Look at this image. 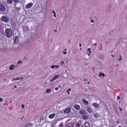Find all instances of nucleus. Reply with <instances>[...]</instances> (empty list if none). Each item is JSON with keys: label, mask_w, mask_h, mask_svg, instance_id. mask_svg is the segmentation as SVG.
<instances>
[{"label": "nucleus", "mask_w": 127, "mask_h": 127, "mask_svg": "<svg viewBox=\"0 0 127 127\" xmlns=\"http://www.w3.org/2000/svg\"><path fill=\"white\" fill-rule=\"evenodd\" d=\"M94 45L93 46V47H94V48H95V46H94Z\"/></svg>", "instance_id": "680f3d73"}, {"label": "nucleus", "mask_w": 127, "mask_h": 127, "mask_svg": "<svg viewBox=\"0 0 127 127\" xmlns=\"http://www.w3.org/2000/svg\"><path fill=\"white\" fill-rule=\"evenodd\" d=\"M58 88H55V90L56 91L58 90Z\"/></svg>", "instance_id": "58836bf2"}, {"label": "nucleus", "mask_w": 127, "mask_h": 127, "mask_svg": "<svg viewBox=\"0 0 127 127\" xmlns=\"http://www.w3.org/2000/svg\"><path fill=\"white\" fill-rule=\"evenodd\" d=\"M23 79V78L22 77H21L20 78V80H22Z\"/></svg>", "instance_id": "a18cd8bd"}, {"label": "nucleus", "mask_w": 127, "mask_h": 127, "mask_svg": "<svg viewBox=\"0 0 127 127\" xmlns=\"http://www.w3.org/2000/svg\"><path fill=\"white\" fill-rule=\"evenodd\" d=\"M82 46V44H81L80 43L79 44V46L80 47H81Z\"/></svg>", "instance_id": "37998d69"}, {"label": "nucleus", "mask_w": 127, "mask_h": 127, "mask_svg": "<svg viewBox=\"0 0 127 127\" xmlns=\"http://www.w3.org/2000/svg\"><path fill=\"white\" fill-rule=\"evenodd\" d=\"M80 113L82 115H84L86 113L85 111L84 110H81L80 111Z\"/></svg>", "instance_id": "a211bd4d"}, {"label": "nucleus", "mask_w": 127, "mask_h": 127, "mask_svg": "<svg viewBox=\"0 0 127 127\" xmlns=\"http://www.w3.org/2000/svg\"><path fill=\"white\" fill-rule=\"evenodd\" d=\"M84 126L85 127H90L89 123L88 122H85Z\"/></svg>", "instance_id": "ddd939ff"}, {"label": "nucleus", "mask_w": 127, "mask_h": 127, "mask_svg": "<svg viewBox=\"0 0 127 127\" xmlns=\"http://www.w3.org/2000/svg\"><path fill=\"white\" fill-rule=\"evenodd\" d=\"M82 50V48L81 47H80V50Z\"/></svg>", "instance_id": "3c124183"}, {"label": "nucleus", "mask_w": 127, "mask_h": 127, "mask_svg": "<svg viewBox=\"0 0 127 127\" xmlns=\"http://www.w3.org/2000/svg\"><path fill=\"white\" fill-rule=\"evenodd\" d=\"M61 63L62 66H67V65L64 62V61H62Z\"/></svg>", "instance_id": "dca6fc26"}, {"label": "nucleus", "mask_w": 127, "mask_h": 127, "mask_svg": "<svg viewBox=\"0 0 127 127\" xmlns=\"http://www.w3.org/2000/svg\"><path fill=\"white\" fill-rule=\"evenodd\" d=\"M119 127H121V126H119Z\"/></svg>", "instance_id": "6e6d98bb"}, {"label": "nucleus", "mask_w": 127, "mask_h": 127, "mask_svg": "<svg viewBox=\"0 0 127 127\" xmlns=\"http://www.w3.org/2000/svg\"><path fill=\"white\" fill-rule=\"evenodd\" d=\"M19 37L18 36H15L14 39V42L16 44H18L19 43Z\"/></svg>", "instance_id": "7ed1b4c3"}, {"label": "nucleus", "mask_w": 127, "mask_h": 127, "mask_svg": "<svg viewBox=\"0 0 127 127\" xmlns=\"http://www.w3.org/2000/svg\"><path fill=\"white\" fill-rule=\"evenodd\" d=\"M5 35L8 38L10 37L12 35V31L10 29H7L5 30Z\"/></svg>", "instance_id": "f257e3e1"}, {"label": "nucleus", "mask_w": 127, "mask_h": 127, "mask_svg": "<svg viewBox=\"0 0 127 127\" xmlns=\"http://www.w3.org/2000/svg\"><path fill=\"white\" fill-rule=\"evenodd\" d=\"M52 12L53 13L54 15V17H56V13L55 12L54 10H53L52 11Z\"/></svg>", "instance_id": "b1692460"}, {"label": "nucleus", "mask_w": 127, "mask_h": 127, "mask_svg": "<svg viewBox=\"0 0 127 127\" xmlns=\"http://www.w3.org/2000/svg\"><path fill=\"white\" fill-rule=\"evenodd\" d=\"M117 98L118 99H120V97H117Z\"/></svg>", "instance_id": "864d4df0"}, {"label": "nucleus", "mask_w": 127, "mask_h": 127, "mask_svg": "<svg viewBox=\"0 0 127 127\" xmlns=\"http://www.w3.org/2000/svg\"><path fill=\"white\" fill-rule=\"evenodd\" d=\"M83 119L86 120L88 119V117L87 116L83 115L82 117Z\"/></svg>", "instance_id": "6ab92c4d"}, {"label": "nucleus", "mask_w": 127, "mask_h": 127, "mask_svg": "<svg viewBox=\"0 0 127 127\" xmlns=\"http://www.w3.org/2000/svg\"><path fill=\"white\" fill-rule=\"evenodd\" d=\"M83 102L86 105L88 104V101L85 100L84 99L83 100Z\"/></svg>", "instance_id": "f3484780"}, {"label": "nucleus", "mask_w": 127, "mask_h": 127, "mask_svg": "<svg viewBox=\"0 0 127 127\" xmlns=\"http://www.w3.org/2000/svg\"><path fill=\"white\" fill-rule=\"evenodd\" d=\"M13 0H7V2L9 4H11L13 2Z\"/></svg>", "instance_id": "412c9836"}, {"label": "nucleus", "mask_w": 127, "mask_h": 127, "mask_svg": "<svg viewBox=\"0 0 127 127\" xmlns=\"http://www.w3.org/2000/svg\"><path fill=\"white\" fill-rule=\"evenodd\" d=\"M33 124L31 123H29L26 124L25 125L26 127H32L33 126Z\"/></svg>", "instance_id": "1a4fd4ad"}, {"label": "nucleus", "mask_w": 127, "mask_h": 127, "mask_svg": "<svg viewBox=\"0 0 127 127\" xmlns=\"http://www.w3.org/2000/svg\"><path fill=\"white\" fill-rule=\"evenodd\" d=\"M63 61L66 64L68 62V60L66 58H64Z\"/></svg>", "instance_id": "4be33fe9"}, {"label": "nucleus", "mask_w": 127, "mask_h": 127, "mask_svg": "<svg viewBox=\"0 0 127 127\" xmlns=\"http://www.w3.org/2000/svg\"><path fill=\"white\" fill-rule=\"evenodd\" d=\"M33 5V4L32 3H30L26 5V7L27 9L30 8Z\"/></svg>", "instance_id": "423d86ee"}, {"label": "nucleus", "mask_w": 127, "mask_h": 127, "mask_svg": "<svg viewBox=\"0 0 127 127\" xmlns=\"http://www.w3.org/2000/svg\"><path fill=\"white\" fill-rule=\"evenodd\" d=\"M11 102H12L11 101H10V103H11Z\"/></svg>", "instance_id": "4d7b16f0"}, {"label": "nucleus", "mask_w": 127, "mask_h": 127, "mask_svg": "<svg viewBox=\"0 0 127 127\" xmlns=\"http://www.w3.org/2000/svg\"><path fill=\"white\" fill-rule=\"evenodd\" d=\"M90 53H88V56H90Z\"/></svg>", "instance_id": "de8ad7c7"}, {"label": "nucleus", "mask_w": 127, "mask_h": 127, "mask_svg": "<svg viewBox=\"0 0 127 127\" xmlns=\"http://www.w3.org/2000/svg\"><path fill=\"white\" fill-rule=\"evenodd\" d=\"M74 107L77 110H78L80 109V107L79 105H75L74 106Z\"/></svg>", "instance_id": "2eb2a0df"}, {"label": "nucleus", "mask_w": 127, "mask_h": 127, "mask_svg": "<svg viewBox=\"0 0 127 127\" xmlns=\"http://www.w3.org/2000/svg\"><path fill=\"white\" fill-rule=\"evenodd\" d=\"M91 49L90 48H89L87 50L88 51V53L89 52V53H90V54H91L92 53L91 51Z\"/></svg>", "instance_id": "bb28decb"}, {"label": "nucleus", "mask_w": 127, "mask_h": 127, "mask_svg": "<svg viewBox=\"0 0 127 127\" xmlns=\"http://www.w3.org/2000/svg\"><path fill=\"white\" fill-rule=\"evenodd\" d=\"M22 63V62L21 61H19L18 62V64H20L21 63Z\"/></svg>", "instance_id": "72a5a7b5"}, {"label": "nucleus", "mask_w": 127, "mask_h": 127, "mask_svg": "<svg viewBox=\"0 0 127 127\" xmlns=\"http://www.w3.org/2000/svg\"><path fill=\"white\" fill-rule=\"evenodd\" d=\"M76 127H80V125L78 123H75Z\"/></svg>", "instance_id": "cd10ccee"}, {"label": "nucleus", "mask_w": 127, "mask_h": 127, "mask_svg": "<svg viewBox=\"0 0 127 127\" xmlns=\"http://www.w3.org/2000/svg\"><path fill=\"white\" fill-rule=\"evenodd\" d=\"M96 45H97V44L96 43H95L94 44H93V48L94 47H93V46L94 45H95V46H96Z\"/></svg>", "instance_id": "e433bc0d"}, {"label": "nucleus", "mask_w": 127, "mask_h": 127, "mask_svg": "<svg viewBox=\"0 0 127 127\" xmlns=\"http://www.w3.org/2000/svg\"><path fill=\"white\" fill-rule=\"evenodd\" d=\"M95 48H96V46L95 47Z\"/></svg>", "instance_id": "69168bd1"}, {"label": "nucleus", "mask_w": 127, "mask_h": 127, "mask_svg": "<svg viewBox=\"0 0 127 127\" xmlns=\"http://www.w3.org/2000/svg\"><path fill=\"white\" fill-rule=\"evenodd\" d=\"M87 110L88 112L89 113H92V109L90 107H88L87 108Z\"/></svg>", "instance_id": "9d476101"}, {"label": "nucleus", "mask_w": 127, "mask_h": 127, "mask_svg": "<svg viewBox=\"0 0 127 127\" xmlns=\"http://www.w3.org/2000/svg\"><path fill=\"white\" fill-rule=\"evenodd\" d=\"M81 127H84V126H83H83H81Z\"/></svg>", "instance_id": "13d9d810"}, {"label": "nucleus", "mask_w": 127, "mask_h": 127, "mask_svg": "<svg viewBox=\"0 0 127 127\" xmlns=\"http://www.w3.org/2000/svg\"><path fill=\"white\" fill-rule=\"evenodd\" d=\"M104 75H105L104 73H100L99 76V77H101V76H102V77H104Z\"/></svg>", "instance_id": "393cba45"}, {"label": "nucleus", "mask_w": 127, "mask_h": 127, "mask_svg": "<svg viewBox=\"0 0 127 127\" xmlns=\"http://www.w3.org/2000/svg\"><path fill=\"white\" fill-rule=\"evenodd\" d=\"M17 87V86H14V88H16Z\"/></svg>", "instance_id": "09e8293b"}, {"label": "nucleus", "mask_w": 127, "mask_h": 127, "mask_svg": "<svg viewBox=\"0 0 127 127\" xmlns=\"http://www.w3.org/2000/svg\"><path fill=\"white\" fill-rule=\"evenodd\" d=\"M18 10V11L20 10L21 9V8L20 7H17L16 8Z\"/></svg>", "instance_id": "2f4dec72"}, {"label": "nucleus", "mask_w": 127, "mask_h": 127, "mask_svg": "<svg viewBox=\"0 0 127 127\" xmlns=\"http://www.w3.org/2000/svg\"><path fill=\"white\" fill-rule=\"evenodd\" d=\"M51 91V90L50 89H46V93H49Z\"/></svg>", "instance_id": "aec40b11"}, {"label": "nucleus", "mask_w": 127, "mask_h": 127, "mask_svg": "<svg viewBox=\"0 0 127 127\" xmlns=\"http://www.w3.org/2000/svg\"><path fill=\"white\" fill-rule=\"evenodd\" d=\"M1 20L4 22L7 23L8 22L9 20V17L6 16H3L0 18Z\"/></svg>", "instance_id": "f03ea898"}, {"label": "nucleus", "mask_w": 127, "mask_h": 127, "mask_svg": "<svg viewBox=\"0 0 127 127\" xmlns=\"http://www.w3.org/2000/svg\"><path fill=\"white\" fill-rule=\"evenodd\" d=\"M92 105L95 108H98L99 106V105L96 103H94Z\"/></svg>", "instance_id": "f8f14e48"}, {"label": "nucleus", "mask_w": 127, "mask_h": 127, "mask_svg": "<svg viewBox=\"0 0 127 127\" xmlns=\"http://www.w3.org/2000/svg\"><path fill=\"white\" fill-rule=\"evenodd\" d=\"M21 107L23 108V109H24V105H21Z\"/></svg>", "instance_id": "f704fd0d"}, {"label": "nucleus", "mask_w": 127, "mask_h": 127, "mask_svg": "<svg viewBox=\"0 0 127 127\" xmlns=\"http://www.w3.org/2000/svg\"><path fill=\"white\" fill-rule=\"evenodd\" d=\"M94 45L93 46V47H94V48H95V46H94Z\"/></svg>", "instance_id": "052dcab7"}, {"label": "nucleus", "mask_w": 127, "mask_h": 127, "mask_svg": "<svg viewBox=\"0 0 127 127\" xmlns=\"http://www.w3.org/2000/svg\"><path fill=\"white\" fill-rule=\"evenodd\" d=\"M55 114L54 113H53L52 114H50L49 115L48 117L49 118L52 119L55 116Z\"/></svg>", "instance_id": "9b49d317"}, {"label": "nucleus", "mask_w": 127, "mask_h": 127, "mask_svg": "<svg viewBox=\"0 0 127 127\" xmlns=\"http://www.w3.org/2000/svg\"><path fill=\"white\" fill-rule=\"evenodd\" d=\"M15 67V65L13 64H11L10 65V70H12L14 69V67Z\"/></svg>", "instance_id": "4468645a"}, {"label": "nucleus", "mask_w": 127, "mask_h": 127, "mask_svg": "<svg viewBox=\"0 0 127 127\" xmlns=\"http://www.w3.org/2000/svg\"><path fill=\"white\" fill-rule=\"evenodd\" d=\"M14 2L15 3V4L16 3L18 2V0H13Z\"/></svg>", "instance_id": "7c9ffc66"}, {"label": "nucleus", "mask_w": 127, "mask_h": 127, "mask_svg": "<svg viewBox=\"0 0 127 127\" xmlns=\"http://www.w3.org/2000/svg\"><path fill=\"white\" fill-rule=\"evenodd\" d=\"M120 122L119 121H117V123L119 124Z\"/></svg>", "instance_id": "79ce46f5"}, {"label": "nucleus", "mask_w": 127, "mask_h": 127, "mask_svg": "<svg viewBox=\"0 0 127 127\" xmlns=\"http://www.w3.org/2000/svg\"><path fill=\"white\" fill-rule=\"evenodd\" d=\"M71 90V89H68V90H67V91H68V92H69Z\"/></svg>", "instance_id": "4c0bfd02"}, {"label": "nucleus", "mask_w": 127, "mask_h": 127, "mask_svg": "<svg viewBox=\"0 0 127 127\" xmlns=\"http://www.w3.org/2000/svg\"><path fill=\"white\" fill-rule=\"evenodd\" d=\"M59 65H52L51 66V68L52 69L55 70L57 68H59Z\"/></svg>", "instance_id": "0eeeda50"}, {"label": "nucleus", "mask_w": 127, "mask_h": 127, "mask_svg": "<svg viewBox=\"0 0 127 127\" xmlns=\"http://www.w3.org/2000/svg\"><path fill=\"white\" fill-rule=\"evenodd\" d=\"M60 76V75H55L52 79H50V81L51 82H52L58 78Z\"/></svg>", "instance_id": "20e7f679"}, {"label": "nucleus", "mask_w": 127, "mask_h": 127, "mask_svg": "<svg viewBox=\"0 0 127 127\" xmlns=\"http://www.w3.org/2000/svg\"><path fill=\"white\" fill-rule=\"evenodd\" d=\"M111 56H112V57H114V56H113V55H111Z\"/></svg>", "instance_id": "5fc2aeb1"}, {"label": "nucleus", "mask_w": 127, "mask_h": 127, "mask_svg": "<svg viewBox=\"0 0 127 127\" xmlns=\"http://www.w3.org/2000/svg\"><path fill=\"white\" fill-rule=\"evenodd\" d=\"M58 87L59 88H60L61 87V86L60 85Z\"/></svg>", "instance_id": "603ef678"}, {"label": "nucleus", "mask_w": 127, "mask_h": 127, "mask_svg": "<svg viewBox=\"0 0 127 127\" xmlns=\"http://www.w3.org/2000/svg\"><path fill=\"white\" fill-rule=\"evenodd\" d=\"M120 111H122V108H121L120 109Z\"/></svg>", "instance_id": "8fccbe9b"}, {"label": "nucleus", "mask_w": 127, "mask_h": 127, "mask_svg": "<svg viewBox=\"0 0 127 127\" xmlns=\"http://www.w3.org/2000/svg\"><path fill=\"white\" fill-rule=\"evenodd\" d=\"M16 79H15V78H14L13 80H12V81H14L15 80H16Z\"/></svg>", "instance_id": "a19ab883"}, {"label": "nucleus", "mask_w": 127, "mask_h": 127, "mask_svg": "<svg viewBox=\"0 0 127 127\" xmlns=\"http://www.w3.org/2000/svg\"><path fill=\"white\" fill-rule=\"evenodd\" d=\"M20 79V78H16V80H19Z\"/></svg>", "instance_id": "ea45409f"}, {"label": "nucleus", "mask_w": 127, "mask_h": 127, "mask_svg": "<svg viewBox=\"0 0 127 127\" xmlns=\"http://www.w3.org/2000/svg\"><path fill=\"white\" fill-rule=\"evenodd\" d=\"M87 83L88 84H89L90 83V82L89 81H86V82H85V84H86V83Z\"/></svg>", "instance_id": "473e14b6"}, {"label": "nucleus", "mask_w": 127, "mask_h": 127, "mask_svg": "<svg viewBox=\"0 0 127 127\" xmlns=\"http://www.w3.org/2000/svg\"><path fill=\"white\" fill-rule=\"evenodd\" d=\"M67 93L68 94V95H69V94H70V93L69 92H68V91H67Z\"/></svg>", "instance_id": "49530a36"}, {"label": "nucleus", "mask_w": 127, "mask_h": 127, "mask_svg": "<svg viewBox=\"0 0 127 127\" xmlns=\"http://www.w3.org/2000/svg\"><path fill=\"white\" fill-rule=\"evenodd\" d=\"M21 119H22V118H21Z\"/></svg>", "instance_id": "0e129e2a"}, {"label": "nucleus", "mask_w": 127, "mask_h": 127, "mask_svg": "<svg viewBox=\"0 0 127 127\" xmlns=\"http://www.w3.org/2000/svg\"><path fill=\"white\" fill-rule=\"evenodd\" d=\"M56 31H57V30H55V32H56Z\"/></svg>", "instance_id": "bf43d9fd"}, {"label": "nucleus", "mask_w": 127, "mask_h": 127, "mask_svg": "<svg viewBox=\"0 0 127 127\" xmlns=\"http://www.w3.org/2000/svg\"><path fill=\"white\" fill-rule=\"evenodd\" d=\"M122 57L121 56H120L119 58L118 59V60L119 61H120L122 59Z\"/></svg>", "instance_id": "c85d7f7f"}, {"label": "nucleus", "mask_w": 127, "mask_h": 127, "mask_svg": "<svg viewBox=\"0 0 127 127\" xmlns=\"http://www.w3.org/2000/svg\"><path fill=\"white\" fill-rule=\"evenodd\" d=\"M94 116L95 118H98L99 116V115L97 113H95L94 114Z\"/></svg>", "instance_id": "5701e85b"}, {"label": "nucleus", "mask_w": 127, "mask_h": 127, "mask_svg": "<svg viewBox=\"0 0 127 127\" xmlns=\"http://www.w3.org/2000/svg\"><path fill=\"white\" fill-rule=\"evenodd\" d=\"M5 8L4 5L2 4H0V11L4 12L5 10Z\"/></svg>", "instance_id": "39448f33"}, {"label": "nucleus", "mask_w": 127, "mask_h": 127, "mask_svg": "<svg viewBox=\"0 0 127 127\" xmlns=\"http://www.w3.org/2000/svg\"><path fill=\"white\" fill-rule=\"evenodd\" d=\"M91 22H92V23H93V22H94V20H91Z\"/></svg>", "instance_id": "c03bdc74"}, {"label": "nucleus", "mask_w": 127, "mask_h": 127, "mask_svg": "<svg viewBox=\"0 0 127 127\" xmlns=\"http://www.w3.org/2000/svg\"><path fill=\"white\" fill-rule=\"evenodd\" d=\"M0 101L1 102H2L3 101L2 99L1 98H0Z\"/></svg>", "instance_id": "c9c22d12"}, {"label": "nucleus", "mask_w": 127, "mask_h": 127, "mask_svg": "<svg viewBox=\"0 0 127 127\" xmlns=\"http://www.w3.org/2000/svg\"><path fill=\"white\" fill-rule=\"evenodd\" d=\"M23 118H24V117L23 116Z\"/></svg>", "instance_id": "e2e57ef3"}, {"label": "nucleus", "mask_w": 127, "mask_h": 127, "mask_svg": "<svg viewBox=\"0 0 127 127\" xmlns=\"http://www.w3.org/2000/svg\"><path fill=\"white\" fill-rule=\"evenodd\" d=\"M67 49H65L64 51L63 52V53L64 54L66 55L67 54Z\"/></svg>", "instance_id": "a878e982"}, {"label": "nucleus", "mask_w": 127, "mask_h": 127, "mask_svg": "<svg viewBox=\"0 0 127 127\" xmlns=\"http://www.w3.org/2000/svg\"><path fill=\"white\" fill-rule=\"evenodd\" d=\"M71 111V109L69 108H68L64 110V112L66 113L70 112Z\"/></svg>", "instance_id": "6e6552de"}, {"label": "nucleus", "mask_w": 127, "mask_h": 127, "mask_svg": "<svg viewBox=\"0 0 127 127\" xmlns=\"http://www.w3.org/2000/svg\"><path fill=\"white\" fill-rule=\"evenodd\" d=\"M75 125V123H73L71 125V126L72 127H74V125Z\"/></svg>", "instance_id": "c756f323"}]
</instances>
